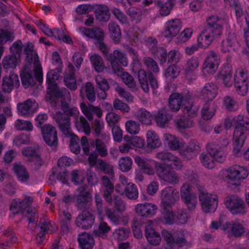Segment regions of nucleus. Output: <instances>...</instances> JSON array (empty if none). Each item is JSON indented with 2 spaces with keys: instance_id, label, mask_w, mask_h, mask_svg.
<instances>
[{
  "instance_id": "nucleus-64",
  "label": "nucleus",
  "mask_w": 249,
  "mask_h": 249,
  "mask_svg": "<svg viewBox=\"0 0 249 249\" xmlns=\"http://www.w3.org/2000/svg\"><path fill=\"white\" fill-rule=\"evenodd\" d=\"M132 163V160L130 157H122L119 160V169L124 172H127L131 169Z\"/></svg>"
},
{
  "instance_id": "nucleus-38",
  "label": "nucleus",
  "mask_w": 249,
  "mask_h": 249,
  "mask_svg": "<svg viewBox=\"0 0 249 249\" xmlns=\"http://www.w3.org/2000/svg\"><path fill=\"white\" fill-rule=\"evenodd\" d=\"M94 221V217L90 213L84 211L77 217L75 223L79 228L88 229L91 227Z\"/></svg>"
},
{
  "instance_id": "nucleus-28",
  "label": "nucleus",
  "mask_w": 249,
  "mask_h": 249,
  "mask_svg": "<svg viewBox=\"0 0 249 249\" xmlns=\"http://www.w3.org/2000/svg\"><path fill=\"white\" fill-rule=\"evenodd\" d=\"M155 157L161 161L170 163L176 170H180L183 166L181 160L170 152H159L156 154Z\"/></svg>"
},
{
  "instance_id": "nucleus-31",
  "label": "nucleus",
  "mask_w": 249,
  "mask_h": 249,
  "mask_svg": "<svg viewBox=\"0 0 249 249\" xmlns=\"http://www.w3.org/2000/svg\"><path fill=\"white\" fill-rule=\"evenodd\" d=\"M199 66V62L197 57H192L187 59L183 67L186 78L189 80L195 79V71L197 70Z\"/></svg>"
},
{
  "instance_id": "nucleus-43",
  "label": "nucleus",
  "mask_w": 249,
  "mask_h": 249,
  "mask_svg": "<svg viewBox=\"0 0 249 249\" xmlns=\"http://www.w3.org/2000/svg\"><path fill=\"white\" fill-rule=\"evenodd\" d=\"M93 10L98 20L102 21H107L109 20L110 14L107 6L103 4L95 5Z\"/></svg>"
},
{
  "instance_id": "nucleus-2",
  "label": "nucleus",
  "mask_w": 249,
  "mask_h": 249,
  "mask_svg": "<svg viewBox=\"0 0 249 249\" xmlns=\"http://www.w3.org/2000/svg\"><path fill=\"white\" fill-rule=\"evenodd\" d=\"M179 198L178 191L173 187H168L161 190L160 208L161 221L164 224H172L176 216L171 208Z\"/></svg>"
},
{
  "instance_id": "nucleus-34",
  "label": "nucleus",
  "mask_w": 249,
  "mask_h": 249,
  "mask_svg": "<svg viewBox=\"0 0 249 249\" xmlns=\"http://www.w3.org/2000/svg\"><path fill=\"white\" fill-rule=\"evenodd\" d=\"M37 104L33 99H28L17 105L18 113L21 116H27L33 114L37 107Z\"/></svg>"
},
{
  "instance_id": "nucleus-47",
  "label": "nucleus",
  "mask_w": 249,
  "mask_h": 249,
  "mask_svg": "<svg viewBox=\"0 0 249 249\" xmlns=\"http://www.w3.org/2000/svg\"><path fill=\"white\" fill-rule=\"evenodd\" d=\"M146 142L147 146L150 148L155 149L159 148L161 144L159 135L153 130L147 132Z\"/></svg>"
},
{
  "instance_id": "nucleus-18",
  "label": "nucleus",
  "mask_w": 249,
  "mask_h": 249,
  "mask_svg": "<svg viewBox=\"0 0 249 249\" xmlns=\"http://www.w3.org/2000/svg\"><path fill=\"white\" fill-rule=\"evenodd\" d=\"M224 204L233 214H245L247 212L244 200L237 196L232 195L226 197Z\"/></svg>"
},
{
  "instance_id": "nucleus-44",
  "label": "nucleus",
  "mask_w": 249,
  "mask_h": 249,
  "mask_svg": "<svg viewBox=\"0 0 249 249\" xmlns=\"http://www.w3.org/2000/svg\"><path fill=\"white\" fill-rule=\"evenodd\" d=\"M76 200L78 203H86L90 200L91 196L88 190L87 185L79 186L77 189V194H75Z\"/></svg>"
},
{
  "instance_id": "nucleus-1",
  "label": "nucleus",
  "mask_w": 249,
  "mask_h": 249,
  "mask_svg": "<svg viewBox=\"0 0 249 249\" xmlns=\"http://www.w3.org/2000/svg\"><path fill=\"white\" fill-rule=\"evenodd\" d=\"M24 52L29 64L26 65L21 71L20 78L22 85L25 88H28L36 84V81L39 83L42 82L43 72L33 44L28 43L26 46Z\"/></svg>"
},
{
  "instance_id": "nucleus-27",
  "label": "nucleus",
  "mask_w": 249,
  "mask_h": 249,
  "mask_svg": "<svg viewBox=\"0 0 249 249\" xmlns=\"http://www.w3.org/2000/svg\"><path fill=\"white\" fill-rule=\"evenodd\" d=\"M136 213L141 217H150L154 215L158 210V206L154 203L145 202L139 203L135 208Z\"/></svg>"
},
{
  "instance_id": "nucleus-30",
  "label": "nucleus",
  "mask_w": 249,
  "mask_h": 249,
  "mask_svg": "<svg viewBox=\"0 0 249 249\" xmlns=\"http://www.w3.org/2000/svg\"><path fill=\"white\" fill-rule=\"evenodd\" d=\"M88 162L90 167H95L96 169L100 170L105 173L112 174L113 173V166L107 163L102 160L98 159L97 156L94 153L89 154Z\"/></svg>"
},
{
  "instance_id": "nucleus-25",
  "label": "nucleus",
  "mask_w": 249,
  "mask_h": 249,
  "mask_svg": "<svg viewBox=\"0 0 249 249\" xmlns=\"http://www.w3.org/2000/svg\"><path fill=\"white\" fill-rule=\"evenodd\" d=\"M163 140L170 149L178 150L181 155H185L183 151L185 142L181 139L166 133L163 135Z\"/></svg>"
},
{
  "instance_id": "nucleus-35",
  "label": "nucleus",
  "mask_w": 249,
  "mask_h": 249,
  "mask_svg": "<svg viewBox=\"0 0 249 249\" xmlns=\"http://www.w3.org/2000/svg\"><path fill=\"white\" fill-rule=\"evenodd\" d=\"M239 47V44L234 34H229L221 44V51L223 53L235 51Z\"/></svg>"
},
{
  "instance_id": "nucleus-54",
  "label": "nucleus",
  "mask_w": 249,
  "mask_h": 249,
  "mask_svg": "<svg viewBox=\"0 0 249 249\" xmlns=\"http://www.w3.org/2000/svg\"><path fill=\"white\" fill-rule=\"evenodd\" d=\"M135 116L142 123L147 125L151 124L153 117L151 114L146 110L142 108L139 109Z\"/></svg>"
},
{
  "instance_id": "nucleus-46",
  "label": "nucleus",
  "mask_w": 249,
  "mask_h": 249,
  "mask_svg": "<svg viewBox=\"0 0 249 249\" xmlns=\"http://www.w3.org/2000/svg\"><path fill=\"white\" fill-rule=\"evenodd\" d=\"M68 67L70 73L69 74L67 73L65 74L64 80V83L70 89L75 90L77 88V85L74 72V68L71 63L69 64Z\"/></svg>"
},
{
  "instance_id": "nucleus-16",
  "label": "nucleus",
  "mask_w": 249,
  "mask_h": 249,
  "mask_svg": "<svg viewBox=\"0 0 249 249\" xmlns=\"http://www.w3.org/2000/svg\"><path fill=\"white\" fill-rule=\"evenodd\" d=\"M59 128L66 137H71L70 147L71 151L76 154L80 151V140L78 137L73 135L71 131L70 123L68 119L64 121L59 120Z\"/></svg>"
},
{
  "instance_id": "nucleus-32",
  "label": "nucleus",
  "mask_w": 249,
  "mask_h": 249,
  "mask_svg": "<svg viewBox=\"0 0 249 249\" xmlns=\"http://www.w3.org/2000/svg\"><path fill=\"white\" fill-rule=\"evenodd\" d=\"M157 43L156 40L152 38H148L146 41V45L152 53L156 56L161 64H163L167 60V52L164 48H157Z\"/></svg>"
},
{
  "instance_id": "nucleus-12",
  "label": "nucleus",
  "mask_w": 249,
  "mask_h": 249,
  "mask_svg": "<svg viewBox=\"0 0 249 249\" xmlns=\"http://www.w3.org/2000/svg\"><path fill=\"white\" fill-rule=\"evenodd\" d=\"M197 189L202 211L206 213L214 212L217 207V196L208 193L203 186L198 185Z\"/></svg>"
},
{
  "instance_id": "nucleus-48",
  "label": "nucleus",
  "mask_w": 249,
  "mask_h": 249,
  "mask_svg": "<svg viewBox=\"0 0 249 249\" xmlns=\"http://www.w3.org/2000/svg\"><path fill=\"white\" fill-rule=\"evenodd\" d=\"M181 109L185 114L193 118L196 116L199 108L197 106L194 105L192 100L188 97V101L183 103Z\"/></svg>"
},
{
  "instance_id": "nucleus-19",
  "label": "nucleus",
  "mask_w": 249,
  "mask_h": 249,
  "mask_svg": "<svg viewBox=\"0 0 249 249\" xmlns=\"http://www.w3.org/2000/svg\"><path fill=\"white\" fill-rule=\"evenodd\" d=\"M248 136V131L235 127L232 138V153L236 157H240L242 155L241 149L244 145Z\"/></svg>"
},
{
  "instance_id": "nucleus-3",
  "label": "nucleus",
  "mask_w": 249,
  "mask_h": 249,
  "mask_svg": "<svg viewBox=\"0 0 249 249\" xmlns=\"http://www.w3.org/2000/svg\"><path fill=\"white\" fill-rule=\"evenodd\" d=\"M107 59L110 62L114 73L120 77L128 87L135 89L136 84L133 77L127 72L124 71V69L119 64L120 63L123 66H127L128 61L124 54L119 50H115L112 54L108 56Z\"/></svg>"
},
{
  "instance_id": "nucleus-36",
  "label": "nucleus",
  "mask_w": 249,
  "mask_h": 249,
  "mask_svg": "<svg viewBox=\"0 0 249 249\" xmlns=\"http://www.w3.org/2000/svg\"><path fill=\"white\" fill-rule=\"evenodd\" d=\"M222 230L227 231L228 236L230 238L240 236L245 232L243 225L238 222L226 223V226H223Z\"/></svg>"
},
{
  "instance_id": "nucleus-9",
  "label": "nucleus",
  "mask_w": 249,
  "mask_h": 249,
  "mask_svg": "<svg viewBox=\"0 0 249 249\" xmlns=\"http://www.w3.org/2000/svg\"><path fill=\"white\" fill-rule=\"evenodd\" d=\"M95 202L96 203L98 216L101 220H103L107 216L110 221L115 225L125 224L128 222V218L127 216L121 213L118 215L115 214V211L107 207L102 209V199L98 195H95Z\"/></svg>"
},
{
  "instance_id": "nucleus-4",
  "label": "nucleus",
  "mask_w": 249,
  "mask_h": 249,
  "mask_svg": "<svg viewBox=\"0 0 249 249\" xmlns=\"http://www.w3.org/2000/svg\"><path fill=\"white\" fill-rule=\"evenodd\" d=\"M107 59L110 62L114 73L120 77L128 87L135 89L136 84L133 77L127 72L124 71V69L119 64L120 63L123 66H127L128 61L124 54L119 50H115L112 54L108 56Z\"/></svg>"
},
{
  "instance_id": "nucleus-7",
  "label": "nucleus",
  "mask_w": 249,
  "mask_h": 249,
  "mask_svg": "<svg viewBox=\"0 0 249 249\" xmlns=\"http://www.w3.org/2000/svg\"><path fill=\"white\" fill-rule=\"evenodd\" d=\"M209 26L198 37L197 42L200 47H208L214 39L222 34V21L217 16H211L207 20Z\"/></svg>"
},
{
  "instance_id": "nucleus-52",
  "label": "nucleus",
  "mask_w": 249,
  "mask_h": 249,
  "mask_svg": "<svg viewBox=\"0 0 249 249\" xmlns=\"http://www.w3.org/2000/svg\"><path fill=\"white\" fill-rule=\"evenodd\" d=\"M13 170L16 174L18 180L22 183L26 182L29 178V174L25 168L20 164H15Z\"/></svg>"
},
{
  "instance_id": "nucleus-62",
  "label": "nucleus",
  "mask_w": 249,
  "mask_h": 249,
  "mask_svg": "<svg viewBox=\"0 0 249 249\" xmlns=\"http://www.w3.org/2000/svg\"><path fill=\"white\" fill-rule=\"evenodd\" d=\"M181 71L180 67L177 64H173L169 66L164 72V76L167 78H176L180 74Z\"/></svg>"
},
{
  "instance_id": "nucleus-20",
  "label": "nucleus",
  "mask_w": 249,
  "mask_h": 249,
  "mask_svg": "<svg viewBox=\"0 0 249 249\" xmlns=\"http://www.w3.org/2000/svg\"><path fill=\"white\" fill-rule=\"evenodd\" d=\"M37 25L44 34L48 36L53 37L67 43L72 42L71 38L69 35L65 34L63 30H60L58 28L51 29L48 26L41 22L38 23Z\"/></svg>"
},
{
  "instance_id": "nucleus-53",
  "label": "nucleus",
  "mask_w": 249,
  "mask_h": 249,
  "mask_svg": "<svg viewBox=\"0 0 249 249\" xmlns=\"http://www.w3.org/2000/svg\"><path fill=\"white\" fill-rule=\"evenodd\" d=\"M90 62L95 71L101 72L105 68L103 59L101 56L97 54H89Z\"/></svg>"
},
{
  "instance_id": "nucleus-40",
  "label": "nucleus",
  "mask_w": 249,
  "mask_h": 249,
  "mask_svg": "<svg viewBox=\"0 0 249 249\" xmlns=\"http://www.w3.org/2000/svg\"><path fill=\"white\" fill-rule=\"evenodd\" d=\"M188 101V96H183L178 93H172L169 99V106L170 108L174 111H178L183 103Z\"/></svg>"
},
{
  "instance_id": "nucleus-42",
  "label": "nucleus",
  "mask_w": 249,
  "mask_h": 249,
  "mask_svg": "<svg viewBox=\"0 0 249 249\" xmlns=\"http://www.w3.org/2000/svg\"><path fill=\"white\" fill-rule=\"evenodd\" d=\"M172 115L168 110L165 108L159 110L155 116V121L158 125L160 127H164L168 124Z\"/></svg>"
},
{
  "instance_id": "nucleus-59",
  "label": "nucleus",
  "mask_w": 249,
  "mask_h": 249,
  "mask_svg": "<svg viewBox=\"0 0 249 249\" xmlns=\"http://www.w3.org/2000/svg\"><path fill=\"white\" fill-rule=\"evenodd\" d=\"M18 59L16 55H8L4 57L2 60V65L5 69L15 68L18 62Z\"/></svg>"
},
{
  "instance_id": "nucleus-41",
  "label": "nucleus",
  "mask_w": 249,
  "mask_h": 249,
  "mask_svg": "<svg viewBox=\"0 0 249 249\" xmlns=\"http://www.w3.org/2000/svg\"><path fill=\"white\" fill-rule=\"evenodd\" d=\"M80 107L82 113L86 116L89 121L93 120V115L96 114L98 117L102 116V110L97 107L91 105H86L84 103L80 104Z\"/></svg>"
},
{
  "instance_id": "nucleus-50",
  "label": "nucleus",
  "mask_w": 249,
  "mask_h": 249,
  "mask_svg": "<svg viewBox=\"0 0 249 249\" xmlns=\"http://www.w3.org/2000/svg\"><path fill=\"white\" fill-rule=\"evenodd\" d=\"M78 242L81 249H92L94 244L93 237L87 233H83L80 235Z\"/></svg>"
},
{
  "instance_id": "nucleus-39",
  "label": "nucleus",
  "mask_w": 249,
  "mask_h": 249,
  "mask_svg": "<svg viewBox=\"0 0 249 249\" xmlns=\"http://www.w3.org/2000/svg\"><path fill=\"white\" fill-rule=\"evenodd\" d=\"M19 86V81L16 74L12 73L3 79L2 89L5 92H10L14 88H18Z\"/></svg>"
},
{
  "instance_id": "nucleus-26",
  "label": "nucleus",
  "mask_w": 249,
  "mask_h": 249,
  "mask_svg": "<svg viewBox=\"0 0 249 249\" xmlns=\"http://www.w3.org/2000/svg\"><path fill=\"white\" fill-rule=\"evenodd\" d=\"M218 94V87L213 82L207 83L201 89L199 97L206 102L213 100Z\"/></svg>"
},
{
  "instance_id": "nucleus-29",
  "label": "nucleus",
  "mask_w": 249,
  "mask_h": 249,
  "mask_svg": "<svg viewBox=\"0 0 249 249\" xmlns=\"http://www.w3.org/2000/svg\"><path fill=\"white\" fill-rule=\"evenodd\" d=\"M138 75L140 84L145 92L149 91L148 80L149 81L152 88L155 89L158 88V83L157 80L154 77L151 73H149L147 74L144 70H141L139 71Z\"/></svg>"
},
{
  "instance_id": "nucleus-51",
  "label": "nucleus",
  "mask_w": 249,
  "mask_h": 249,
  "mask_svg": "<svg viewBox=\"0 0 249 249\" xmlns=\"http://www.w3.org/2000/svg\"><path fill=\"white\" fill-rule=\"evenodd\" d=\"M154 3L159 9L160 15L163 17L169 15L175 5L167 1L163 2L160 0H154Z\"/></svg>"
},
{
  "instance_id": "nucleus-49",
  "label": "nucleus",
  "mask_w": 249,
  "mask_h": 249,
  "mask_svg": "<svg viewBox=\"0 0 249 249\" xmlns=\"http://www.w3.org/2000/svg\"><path fill=\"white\" fill-rule=\"evenodd\" d=\"M200 150V146L198 142L195 140H191L187 148L184 146L183 151L185 155H182L187 159H190L196 156V153Z\"/></svg>"
},
{
  "instance_id": "nucleus-61",
  "label": "nucleus",
  "mask_w": 249,
  "mask_h": 249,
  "mask_svg": "<svg viewBox=\"0 0 249 249\" xmlns=\"http://www.w3.org/2000/svg\"><path fill=\"white\" fill-rule=\"evenodd\" d=\"M108 28L112 39L116 42H118L121 37L119 26L114 22H110L108 25Z\"/></svg>"
},
{
  "instance_id": "nucleus-22",
  "label": "nucleus",
  "mask_w": 249,
  "mask_h": 249,
  "mask_svg": "<svg viewBox=\"0 0 249 249\" xmlns=\"http://www.w3.org/2000/svg\"><path fill=\"white\" fill-rule=\"evenodd\" d=\"M182 27V22L179 19H170L165 23L163 36L166 38L174 37L180 32Z\"/></svg>"
},
{
  "instance_id": "nucleus-21",
  "label": "nucleus",
  "mask_w": 249,
  "mask_h": 249,
  "mask_svg": "<svg viewBox=\"0 0 249 249\" xmlns=\"http://www.w3.org/2000/svg\"><path fill=\"white\" fill-rule=\"evenodd\" d=\"M180 196L182 199L187 205L189 209L192 210L196 208L197 204L196 196L191 193V186L189 184L184 183L180 187Z\"/></svg>"
},
{
  "instance_id": "nucleus-33",
  "label": "nucleus",
  "mask_w": 249,
  "mask_h": 249,
  "mask_svg": "<svg viewBox=\"0 0 249 249\" xmlns=\"http://www.w3.org/2000/svg\"><path fill=\"white\" fill-rule=\"evenodd\" d=\"M33 201L30 196H26L22 200L19 199H14L12 200L10 206V211L13 214L22 213L23 211L27 208Z\"/></svg>"
},
{
  "instance_id": "nucleus-17",
  "label": "nucleus",
  "mask_w": 249,
  "mask_h": 249,
  "mask_svg": "<svg viewBox=\"0 0 249 249\" xmlns=\"http://www.w3.org/2000/svg\"><path fill=\"white\" fill-rule=\"evenodd\" d=\"M228 143L229 141L227 138L224 139L220 143H210L207 146V151L213 160L222 162L227 155L225 148Z\"/></svg>"
},
{
  "instance_id": "nucleus-24",
  "label": "nucleus",
  "mask_w": 249,
  "mask_h": 249,
  "mask_svg": "<svg viewBox=\"0 0 249 249\" xmlns=\"http://www.w3.org/2000/svg\"><path fill=\"white\" fill-rule=\"evenodd\" d=\"M41 134L45 142L50 146L57 144V133L55 128L50 124H46L41 127Z\"/></svg>"
},
{
  "instance_id": "nucleus-45",
  "label": "nucleus",
  "mask_w": 249,
  "mask_h": 249,
  "mask_svg": "<svg viewBox=\"0 0 249 249\" xmlns=\"http://www.w3.org/2000/svg\"><path fill=\"white\" fill-rule=\"evenodd\" d=\"M150 161V160L145 159L140 156H137L135 158V162L141 168L143 172L148 175H153L155 174V171L148 162Z\"/></svg>"
},
{
  "instance_id": "nucleus-10",
  "label": "nucleus",
  "mask_w": 249,
  "mask_h": 249,
  "mask_svg": "<svg viewBox=\"0 0 249 249\" xmlns=\"http://www.w3.org/2000/svg\"><path fill=\"white\" fill-rule=\"evenodd\" d=\"M248 170L238 165H234L226 169L222 170L220 176L228 183L237 185L240 181L245 179L248 176Z\"/></svg>"
},
{
  "instance_id": "nucleus-56",
  "label": "nucleus",
  "mask_w": 249,
  "mask_h": 249,
  "mask_svg": "<svg viewBox=\"0 0 249 249\" xmlns=\"http://www.w3.org/2000/svg\"><path fill=\"white\" fill-rule=\"evenodd\" d=\"M234 121L236 123V127L243 129L245 131H249V117L243 115H238L234 117Z\"/></svg>"
},
{
  "instance_id": "nucleus-23",
  "label": "nucleus",
  "mask_w": 249,
  "mask_h": 249,
  "mask_svg": "<svg viewBox=\"0 0 249 249\" xmlns=\"http://www.w3.org/2000/svg\"><path fill=\"white\" fill-rule=\"evenodd\" d=\"M161 234L163 240L171 248L182 247L186 243V241L182 232H179L178 237H176V235L173 237L169 231L166 230L162 231Z\"/></svg>"
},
{
  "instance_id": "nucleus-60",
  "label": "nucleus",
  "mask_w": 249,
  "mask_h": 249,
  "mask_svg": "<svg viewBox=\"0 0 249 249\" xmlns=\"http://www.w3.org/2000/svg\"><path fill=\"white\" fill-rule=\"evenodd\" d=\"M169 63L177 64L183 58V54L178 50L173 49L167 53Z\"/></svg>"
},
{
  "instance_id": "nucleus-15",
  "label": "nucleus",
  "mask_w": 249,
  "mask_h": 249,
  "mask_svg": "<svg viewBox=\"0 0 249 249\" xmlns=\"http://www.w3.org/2000/svg\"><path fill=\"white\" fill-rule=\"evenodd\" d=\"M220 63V56L213 51L209 52L203 64L202 70L203 75L206 77L214 74Z\"/></svg>"
},
{
  "instance_id": "nucleus-55",
  "label": "nucleus",
  "mask_w": 249,
  "mask_h": 249,
  "mask_svg": "<svg viewBox=\"0 0 249 249\" xmlns=\"http://www.w3.org/2000/svg\"><path fill=\"white\" fill-rule=\"evenodd\" d=\"M124 194L130 199H136L139 196V192L136 185L129 182L125 187Z\"/></svg>"
},
{
  "instance_id": "nucleus-57",
  "label": "nucleus",
  "mask_w": 249,
  "mask_h": 249,
  "mask_svg": "<svg viewBox=\"0 0 249 249\" xmlns=\"http://www.w3.org/2000/svg\"><path fill=\"white\" fill-rule=\"evenodd\" d=\"M223 75V83L225 87L230 88L232 85V68L230 66H228L225 68V70L221 72Z\"/></svg>"
},
{
  "instance_id": "nucleus-13",
  "label": "nucleus",
  "mask_w": 249,
  "mask_h": 249,
  "mask_svg": "<svg viewBox=\"0 0 249 249\" xmlns=\"http://www.w3.org/2000/svg\"><path fill=\"white\" fill-rule=\"evenodd\" d=\"M151 161L155 164L157 174L160 180L172 184H176L179 182L177 173L169 165L165 166L154 160Z\"/></svg>"
},
{
  "instance_id": "nucleus-63",
  "label": "nucleus",
  "mask_w": 249,
  "mask_h": 249,
  "mask_svg": "<svg viewBox=\"0 0 249 249\" xmlns=\"http://www.w3.org/2000/svg\"><path fill=\"white\" fill-rule=\"evenodd\" d=\"M176 124L180 130L190 128L194 125L193 121L191 119H187L184 116L178 118L176 121Z\"/></svg>"
},
{
  "instance_id": "nucleus-37",
  "label": "nucleus",
  "mask_w": 249,
  "mask_h": 249,
  "mask_svg": "<svg viewBox=\"0 0 249 249\" xmlns=\"http://www.w3.org/2000/svg\"><path fill=\"white\" fill-rule=\"evenodd\" d=\"M145 236L148 243L153 246L159 245L161 242V237L153 227V222L149 221L145 228Z\"/></svg>"
},
{
  "instance_id": "nucleus-11",
  "label": "nucleus",
  "mask_w": 249,
  "mask_h": 249,
  "mask_svg": "<svg viewBox=\"0 0 249 249\" xmlns=\"http://www.w3.org/2000/svg\"><path fill=\"white\" fill-rule=\"evenodd\" d=\"M102 181L103 187L104 188L103 196L106 201L110 204L113 203L119 212L124 211L125 209L124 202L118 196H114L113 198L111 196V194L114 191V187L109 178L107 176H103Z\"/></svg>"
},
{
  "instance_id": "nucleus-8",
  "label": "nucleus",
  "mask_w": 249,
  "mask_h": 249,
  "mask_svg": "<svg viewBox=\"0 0 249 249\" xmlns=\"http://www.w3.org/2000/svg\"><path fill=\"white\" fill-rule=\"evenodd\" d=\"M62 108L64 111V114H57L56 120L59 124V120L64 121L65 119H68V116H73L75 118V125L76 129L79 132H84L86 135H89L90 133L91 130L90 125L83 116H78L79 112L77 108L75 107H70L67 104L64 105L63 102L61 103Z\"/></svg>"
},
{
  "instance_id": "nucleus-5",
  "label": "nucleus",
  "mask_w": 249,
  "mask_h": 249,
  "mask_svg": "<svg viewBox=\"0 0 249 249\" xmlns=\"http://www.w3.org/2000/svg\"><path fill=\"white\" fill-rule=\"evenodd\" d=\"M107 59L110 62L114 73L120 77L128 87L135 89L136 84L133 77L127 72L124 71V69L119 64L120 63L123 66H127L128 61L124 54L119 50H115L112 54L108 56Z\"/></svg>"
},
{
  "instance_id": "nucleus-14",
  "label": "nucleus",
  "mask_w": 249,
  "mask_h": 249,
  "mask_svg": "<svg viewBox=\"0 0 249 249\" xmlns=\"http://www.w3.org/2000/svg\"><path fill=\"white\" fill-rule=\"evenodd\" d=\"M79 33L82 36L89 38H93L98 41L96 43V46L103 53L107 55L108 53V49L106 45L102 41L104 37V33L100 28L89 29L82 27L79 29Z\"/></svg>"
},
{
  "instance_id": "nucleus-58",
  "label": "nucleus",
  "mask_w": 249,
  "mask_h": 249,
  "mask_svg": "<svg viewBox=\"0 0 249 249\" xmlns=\"http://www.w3.org/2000/svg\"><path fill=\"white\" fill-rule=\"evenodd\" d=\"M54 225L53 222H45L44 223H42L40 226V231L38 233L36 236V242L37 244H41L44 241V236L47 231L50 230V227Z\"/></svg>"
},
{
  "instance_id": "nucleus-6",
  "label": "nucleus",
  "mask_w": 249,
  "mask_h": 249,
  "mask_svg": "<svg viewBox=\"0 0 249 249\" xmlns=\"http://www.w3.org/2000/svg\"><path fill=\"white\" fill-rule=\"evenodd\" d=\"M61 70L62 68H56L50 71L47 74L48 88L46 98L52 102L55 103L60 97H67L68 101L70 100V95L68 90L64 89L60 90L56 85V81L60 76Z\"/></svg>"
}]
</instances>
